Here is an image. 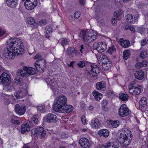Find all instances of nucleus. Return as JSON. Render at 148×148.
Returning a JSON list of instances; mask_svg holds the SVG:
<instances>
[{
	"label": "nucleus",
	"instance_id": "obj_1",
	"mask_svg": "<svg viewBox=\"0 0 148 148\" xmlns=\"http://www.w3.org/2000/svg\"><path fill=\"white\" fill-rule=\"evenodd\" d=\"M7 43V48L4 50L3 56L8 59H13L15 56L22 54L24 51L22 42L17 38L10 39Z\"/></svg>",
	"mask_w": 148,
	"mask_h": 148
},
{
	"label": "nucleus",
	"instance_id": "obj_2",
	"mask_svg": "<svg viewBox=\"0 0 148 148\" xmlns=\"http://www.w3.org/2000/svg\"><path fill=\"white\" fill-rule=\"evenodd\" d=\"M67 99L63 95L58 96L54 102L53 110L56 112L66 113H69L73 109V106L66 104Z\"/></svg>",
	"mask_w": 148,
	"mask_h": 148
},
{
	"label": "nucleus",
	"instance_id": "obj_3",
	"mask_svg": "<svg viewBox=\"0 0 148 148\" xmlns=\"http://www.w3.org/2000/svg\"><path fill=\"white\" fill-rule=\"evenodd\" d=\"M79 37L85 44L88 43L93 41L97 37V33L92 30L89 31L81 30L79 33Z\"/></svg>",
	"mask_w": 148,
	"mask_h": 148
},
{
	"label": "nucleus",
	"instance_id": "obj_4",
	"mask_svg": "<svg viewBox=\"0 0 148 148\" xmlns=\"http://www.w3.org/2000/svg\"><path fill=\"white\" fill-rule=\"evenodd\" d=\"M53 76H50L47 77L46 79V81L47 85H49L51 86L54 95L57 96L58 95L59 92V90L58 89L55 88V87L57 85V83L55 80Z\"/></svg>",
	"mask_w": 148,
	"mask_h": 148
},
{
	"label": "nucleus",
	"instance_id": "obj_5",
	"mask_svg": "<svg viewBox=\"0 0 148 148\" xmlns=\"http://www.w3.org/2000/svg\"><path fill=\"white\" fill-rule=\"evenodd\" d=\"M34 65L38 71L42 72L46 67V63L44 59L41 58L36 61Z\"/></svg>",
	"mask_w": 148,
	"mask_h": 148
},
{
	"label": "nucleus",
	"instance_id": "obj_6",
	"mask_svg": "<svg viewBox=\"0 0 148 148\" xmlns=\"http://www.w3.org/2000/svg\"><path fill=\"white\" fill-rule=\"evenodd\" d=\"M10 81V75L9 74L3 73L0 76V84L8 85Z\"/></svg>",
	"mask_w": 148,
	"mask_h": 148
},
{
	"label": "nucleus",
	"instance_id": "obj_7",
	"mask_svg": "<svg viewBox=\"0 0 148 148\" xmlns=\"http://www.w3.org/2000/svg\"><path fill=\"white\" fill-rule=\"evenodd\" d=\"M93 47L98 52L102 53L106 50L107 45L105 42H100L95 44Z\"/></svg>",
	"mask_w": 148,
	"mask_h": 148
},
{
	"label": "nucleus",
	"instance_id": "obj_8",
	"mask_svg": "<svg viewBox=\"0 0 148 148\" xmlns=\"http://www.w3.org/2000/svg\"><path fill=\"white\" fill-rule=\"evenodd\" d=\"M37 4L36 0H26L24 2V5L26 8L29 10L34 8Z\"/></svg>",
	"mask_w": 148,
	"mask_h": 148
},
{
	"label": "nucleus",
	"instance_id": "obj_9",
	"mask_svg": "<svg viewBox=\"0 0 148 148\" xmlns=\"http://www.w3.org/2000/svg\"><path fill=\"white\" fill-rule=\"evenodd\" d=\"M44 120L47 122L55 123L57 121L58 119L56 115L49 113L45 116Z\"/></svg>",
	"mask_w": 148,
	"mask_h": 148
},
{
	"label": "nucleus",
	"instance_id": "obj_10",
	"mask_svg": "<svg viewBox=\"0 0 148 148\" xmlns=\"http://www.w3.org/2000/svg\"><path fill=\"white\" fill-rule=\"evenodd\" d=\"M31 132L32 134H39L41 138H43L45 136L46 132L44 128L42 127H40L38 128H35L32 130Z\"/></svg>",
	"mask_w": 148,
	"mask_h": 148
},
{
	"label": "nucleus",
	"instance_id": "obj_11",
	"mask_svg": "<svg viewBox=\"0 0 148 148\" xmlns=\"http://www.w3.org/2000/svg\"><path fill=\"white\" fill-rule=\"evenodd\" d=\"M119 113L121 117L127 116L129 114V109L125 104H123L120 107L119 110Z\"/></svg>",
	"mask_w": 148,
	"mask_h": 148
},
{
	"label": "nucleus",
	"instance_id": "obj_12",
	"mask_svg": "<svg viewBox=\"0 0 148 148\" xmlns=\"http://www.w3.org/2000/svg\"><path fill=\"white\" fill-rule=\"evenodd\" d=\"M91 69L90 73H88V75L90 77L92 78L97 75L99 72V70L97 66L95 64L91 65Z\"/></svg>",
	"mask_w": 148,
	"mask_h": 148
},
{
	"label": "nucleus",
	"instance_id": "obj_13",
	"mask_svg": "<svg viewBox=\"0 0 148 148\" xmlns=\"http://www.w3.org/2000/svg\"><path fill=\"white\" fill-rule=\"evenodd\" d=\"M81 147L83 148H90L91 145L88 140L85 138H81L79 141Z\"/></svg>",
	"mask_w": 148,
	"mask_h": 148
},
{
	"label": "nucleus",
	"instance_id": "obj_14",
	"mask_svg": "<svg viewBox=\"0 0 148 148\" xmlns=\"http://www.w3.org/2000/svg\"><path fill=\"white\" fill-rule=\"evenodd\" d=\"M141 87L139 85L136 86L128 89L130 93L132 95H137L139 94L141 92Z\"/></svg>",
	"mask_w": 148,
	"mask_h": 148
},
{
	"label": "nucleus",
	"instance_id": "obj_15",
	"mask_svg": "<svg viewBox=\"0 0 148 148\" xmlns=\"http://www.w3.org/2000/svg\"><path fill=\"white\" fill-rule=\"evenodd\" d=\"M15 112L19 115H23L25 113L26 108L25 106H20L18 104H16L15 106Z\"/></svg>",
	"mask_w": 148,
	"mask_h": 148
},
{
	"label": "nucleus",
	"instance_id": "obj_16",
	"mask_svg": "<svg viewBox=\"0 0 148 148\" xmlns=\"http://www.w3.org/2000/svg\"><path fill=\"white\" fill-rule=\"evenodd\" d=\"M30 122L27 121L26 123L21 125V132L22 134H24L26 132H28L30 130V127L31 126L30 124Z\"/></svg>",
	"mask_w": 148,
	"mask_h": 148
},
{
	"label": "nucleus",
	"instance_id": "obj_17",
	"mask_svg": "<svg viewBox=\"0 0 148 148\" xmlns=\"http://www.w3.org/2000/svg\"><path fill=\"white\" fill-rule=\"evenodd\" d=\"M91 125L92 128L97 129L100 127L101 124L98 119L95 118L92 120Z\"/></svg>",
	"mask_w": 148,
	"mask_h": 148
},
{
	"label": "nucleus",
	"instance_id": "obj_18",
	"mask_svg": "<svg viewBox=\"0 0 148 148\" xmlns=\"http://www.w3.org/2000/svg\"><path fill=\"white\" fill-rule=\"evenodd\" d=\"M96 88L98 90H105L106 88V84L103 81L98 82L96 84Z\"/></svg>",
	"mask_w": 148,
	"mask_h": 148
},
{
	"label": "nucleus",
	"instance_id": "obj_19",
	"mask_svg": "<svg viewBox=\"0 0 148 148\" xmlns=\"http://www.w3.org/2000/svg\"><path fill=\"white\" fill-rule=\"evenodd\" d=\"M134 76L136 79L141 80L144 77V73L142 70L136 71L134 73Z\"/></svg>",
	"mask_w": 148,
	"mask_h": 148
},
{
	"label": "nucleus",
	"instance_id": "obj_20",
	"mask_svg": "<svg viewBox=\"0 0 148 148\" xmlns=\"http://www.w3.org/2000/svg\"><path fill=\"white\" fill-rule=\"evenodd\" d=\"M6 3L9 7L15 8L18 4V0H6Z\"/></svg>",
	"mask_w": 148,
	"mask_h": 148
},
{
	"label": "nucleus",
	"instance_id": "obj_21",
	"mask_svg": "<svg viewBox=\"0 0 148 148\" xmlns=\"http://www.w3.org/2000/svg\"><path fill=\"white\" fill-rule=\"evenodd\" d=\"M125 18L126 21L128 23H134L137 20V18L133 16L131 14H127Z\"/></svg>",
	"mask_w": 148,
	"mask_h": 148
},
{
	"label": "nucleus",
	"instance_id": "obj_22",
	"mask_svg": "<svg viewBox=\"0 0 148 148\" xmlns=\"http://www.w3.org/2000/svg\"><path fill=\"white\" fill-rule=\"evenodd\" d=\"M132 139V137H129V138H127V139L125 140H121V142L119 143L123 146L127 147L130 145Z\"/></svg>",
	"mask_w": 148,
	"mask_h": 148
},
{
	"label": "nucleus",
	"instance_id": "obj_23",
	"mask_svg": "<svg viewBox=\"0 0 148 148\" xmlns=\"http://www.w3.org/2000/svg\"><path fill=\"white\" fill-rule=\"evenodd\" d=\"M98 134L100 136H103L105 137H107L109 135V132L106 129L101 130L99 131Z\"/></svg>",
	"mask_w": 148,
	"mask_h": 148
},
{
	"label": "nucleus",
	"instance_id": "obj_24",
	"mask_svg": "<svg viewBox=\"0 0 148 148\" xmlns=\"http://www.w3.org/2000/svg\"><path fill=\"white\" fill-rule=\"evenodd\" d=\"M120 135H124L126 136H127L130 137H132L131 132L128 129L125 128L122 130Z\"/></svg>",
	"mask_w": 148,
	"mask_h": 148
},
{
	"label": "nucleus",
	"instance_id": "obj_25",
	"mask_svg": "<svg viewBox=\"0 0 148 148\" xmlns=\"http://www.w3.org/2000/svg\"><path fill=\"white\" fill-rule=\"evenodd\" d=\"M26 66L23 67V69L19 70L18 71L20 73V75L22 77H26L28 75Z\"/></svg>",
	"mask_w": 148,
	"mask_h": 148
},
{
	"label": "nucleus",
	"instance_id": "obj_26",
	"mask_svg": "<svg viewBox=\"0 0 148 148\" xmlns=\"http://www.w3.org/2000/svg\"><path fill=\"white\" fill-rule=\"evenodd\" d=\"M123 14V11L121 9H119L118 10L114 12V17L116 18L117 20H119L121 18V15Z\"/></svg>",
	"mask_w": 148,
	"mask_h": 148
},
{
	"label": "nucleus",
	"instance_id": "obj_27",
	"mask_svg": "<svg viewBox=\"0 0 148 148\" xmlns=\"http://www.w3.org/2000/svg\"><path fill=\"white\" fill-rule=\"evenodd\" d=\"M92 94L95 98L97 100H99L102 97V94L96 90H94L92 92Z\"/></svg>",
	"mask_w": 148,
	"mask_h": 148
},
{
	"label": "nucleus",
	"instance_id": "obj_28",
	"mask_svg": "<svg viewBox=\"0 0 148 148\" xmlns=\"http://www.w3.org/2000/svg\"><path fill=\"white\" fill-rule=\"evenodd\" d=\"M147 62L145 60H144L143 62H138L136 64L135 66L136 68L139 69L143 67L146 66Z\"/></svg>",
	"mask_w": 148,
	"mask_h": 148
},
{
	"label": "nucleus",
	"instance_id": "obj_29",
	"mask_svg": "<svg viewBox=\"0 0 148 148\" xmlns=\"http://www.w3.org/2000/svg\"><path fill=\"white\" fill-rule=\"evenodd\" d=\"M26 67L28 75H34L37 73V70H36L34 68L27 66H26Z\"/></svg>",
	"mask_w": 148,
	"mask_h": 148
},
{
	"label": "nucleus",
	"instance_id": "obj_30",
	"mask_svg": "<svg viewBox=\"0 0 148 148\" xmlns=\"http://www.w3.org/2000/svg\"><path fill=\"white\" fill-rule=\"evenodd\" d=\"M27 22L28 25H32L34 26H36V23L34 18L32 17H30L27 18Z\"/></svg>",
	"mask_w": 148,
	"mask_h": 148
},
{
	"label": "nucleus",
	"instance_id": "obj_31",
	"mask_svg": "<svg viewBox=\"0 0 148 148\" xmlns=\"http://www.w3.org/2000/svg\"><path fill=\"white\" fill-rule=\"evenodd\" d=\"M58 42L60 43L62 46L64 47L68 44L69 41L66 38H62L58 40Z\"/></svg>",
	"mask_w": 148,
	"mask_h": 148
},
{
	"label": "nucleus",
	"instance_id": "obj_32",
	"mask_svg": "<svg viewBox=\"0 0 148 148\" xmlns=\"http://www.w3.org/2000/svg\"><path fill=\"white\" fill-rule=\"evenodd\" d=\"M108 124L111 125L114 128H116L119 124V121H118L110 120L109 121Z\"/></svg>",
	"mask_w": 148,
	"mask_h": 148
},
{
	"label": "nucleus",
	"instance_id": "obj_33",
	"mask_svg": "<svg viewBox=\"0 0 148 148\" xmlns=\"http://www.w3.org/2000/svg\"><path fill=\"white\" fill-rule=\"evenodd\" d=\"M119 98L122 101H127L128 99V96L126 94L122 93L119 95Z\"/></svg>",
	"mask_w": 148,
	"mask_h": 148
},
{
	"label": "nucleus",
	"instance_id": "obj_34",
	"mask_svg": "<svg viewBox=\"0 0 148 148\" xmlns=\"http://www.w3.org/2000/svg\"><path fill=\"white\" fill-rule=\"evenodd\" d=\"M120 44L123 47L127 48L130 46V42L127 40H124L120 42Z\"/></svg>",
	"mask_w": 148,
	"mask_h": 148
},
{
	"label": "nucleus",
	"instance_id": "obj_35",
	"mask_svg": "<svg viewBox=\"0 0 148 148\" xmlns=\"http://www.w3.org/2000/svg\"><path fill=\"white\" fill-rule=\"evenodd\" d=\"M129 50L124 51L123 54V57L125 60H127L130 55V53Z\"/></svg>",
	"mask_w": 148,
	"mask_h": 148
},
{
	"label": "nucleus",
	"instance_id": "obj_36",
	"mask_svg": "<svg viewBox=\"0 0 148 148\" xmlns=\"http://www.w3.org/2000/svg\"><path fill=\"white\" fill-rule=\"evenodd\" d=\"M28 121L30 122V124L32 127L33 126L34 124L37 125L38 124L39 122L38 119L35 116L33 117L32 118L31 121Z\"/></svg>",
	"mask_w": 148,
	"mask_h": 148
},
{
	"label": "nucleus",
	"instance_id": "obj_37",
	"mask_svg": "<svg viewBox=\"0 0 148 148\" xmlns=\"http://www.w3.org/2000/svg\"><path fill=\"white\" fill-rule=\"evenodd\" d=\"M112 64L110 62H108L107 63L103 64L102 66V69L105 71L108 70L110 68Z\"/></svg>",
	"mask_w": 148,
	"mask_h": 148
},
{
	"label": "nucleus",
	"instance_id": "obj_38",
	"mask_svg": "<svg viewBox=\"0 0 148 148\" xmlns=\"http://www.w3.org/2000/svg\"><path fill=\"white\" fill-rule=\"evenodd\" d=\"M100 60H102V62L103 64L107 63L108 62H110L108 61L106 56L103 54L100 55Z\"/></svg>",
	"mask_w": 148,
	"mask_h": 148
},
{
	"label": "nucleus",
	"instance_id": "obj_39",
	"mask_svg": "<svg viewBox=\"0 0 148 148\" xmlns=\"http://www.w3.org/2000/svg\"><path fill=\"white\" fill-rule=\"evenodd\" d=\"M68 53L69 55L73 56V55L74 54L75 51V49L73 47L69 48L67 49Z\"/></svg>",
	"mask_w": 148,
	"mask_h": 148
},
{
	"label": "nucleus",
	"instance_id": "obj_40",
	"mask_svg": "<svg viewBox=\"0 0 148 148\" xmlns=\"http://www.w3.org/2000/svg\"><path fill=\"white\" fill-rule=\"evenodd\" d=\"M146 103V99L145 97H142L139 101V104L141 106L145 105Z\"/></svg>",
	"mask_w": 148,
	"mask_h": 148
},
{
	"label": "nucleus",
	"instance_id": "obj_41",
	"mask_svg": "<svg viewBox=\"0 0 148 148\" xmlns=\"http://www.w3.org/2000/svg\"><path fill=\"white\" fill-rule=\"evenodd\" d=\"M38 110L41 112H43L45 111V106L44 105H39L37 107Z\"/></svg>",
	"mask_w": 148,
	"mask_h": 148
},
{
	"label": "nucleus",
	"instance_id": "obj_42",
	"mask_svg": "<svg viewBox=\"0 0 148 148\" xmlns=\"http://www.w3.org/2000/svg\"><path fill=\"white\" fill-rule=\"evenodd\" d=\"M127 138H129V137L125 135H119V142H121V140H122V139H123V140H125Z\"/></svg>",
	"mask_w": 148,
	"mask_h": 148
},
{
	"label": "nucleus",
	"instance_id": "obj_43",
	"mask_svg": "<svg viewBox=\"0 0 148 148\" xmlns=\"http://www.w3.org/2000/svg\"><path fill=\"white\" fill-rule=\"evenodd\" d=\"M147 56V52L145 51H143L140 53V56L142 58H145Z\"/></svg>",
	"mask_w": 148,
	"mask_h": 148
},
{
	"label": "nucleus",
	"instance_id": "obj_44",
	"mask_svg": "<svg viewBox=\"0 0 148 148\" xmlns=\"http://www.w3.org/2000/svg\"><path fill=\"white\" fill-rule=\"evenodd\" d=\"M77 66L80 68H83L85 66V63L83 61H80L77 64Z\"/></svg>",
	"mask_w": 148,
	"mask_h": 148
},
{
	"label": "nucleus",
	"instance_id": "obj_45",
	"mask_svg": "<svg viewBox=\"0 0 148 148\" xmlns=\"http://www.w3.org/2000/svg\"><path fill=\"white\" fill-rule=\"evenodd\" d=\"M116 49L114 46H112V47H109L108 50V52L110 54H112V53L115 52Z\"/></svg>",
	"mask_w": 148,
	"mask_h": 148
},
{
	"label": "nucleus",
	"instance_id": "obj_46",
	"mask_svg": "<svg viewBox=\"0 0 148 148\" xmlns=\"http://www.w3.org/2000/svg\"><path fill=\"white\" fill-rule=\"evenodd\" d=\"M52 32V29L51 27H47L45 28V32L47 34H49Z\"/></svg>",
	"mask_w": 148,
	"mask_h": 148
},
{
	"label": "nucleus",
	"instance_id": "obj_47",
	"mask_svg": "<svg viewBox=\"0 0 148 148\" xmlns=\"http://www.w3.org/2000/svg\"><path fill=\"white\" fill-rule=\"evenodd\" d=\"M112 145L111 143L110 142H108L106 144V146L103 145V146L98 147V148H108L109 147H110Z\"/></svg>",
	"mask_w": 148,
	"mask_h": 148
},
{
	"label": "nucleus",
	"instance_id": "obj_48",
	"mask_svg": "<svg viewBox=\"0 0 148 148\" xmlns=\"http://www.w3.org/2000/svg\"><path fill=\"white\" fill-rule=\"evenodd\" d=\"M112 148H119V145L118 142L116 141L114 142L112 145Z\"/></svg>",
	"mask_w": 148,
	"mask_h": 148
},
{
	"label": "nucleus",
	"instance_id": "obj_49",
	"mask_svg": "<svg viewBox=\"0 0 148 148\" xmlns=\"http://www.w3.org/2000/svg\"><path fill=\"white\" fill-rule=\"evenodd\" d=\"M86 49L85 47L83 45H81L80 47L79 51L82 53H83L85 51Z\"/></svg>",
	"mask_w": 148,
	"mask_h": 148
},
{
	"label": "nucleus",
	"instance_id": "obj_50",
	"mask_svg": "<svg viewBox=\"0 0 148 148\" xmlns=\"http://www.w3.org/2000/svg\"><path fill=\"white\" fill-rule=\"evenodd\" d=\"M136 82L135 81H132L130 84L129 85L128 87V88H133L134 87H135L136 86H134Z\"/></svg>",
	"mask_w": 148,
	"mask_h": 148
},
{
	"label": "nucleus",
	"instance_id": "obj_51",
	"mask_svg": "<svg viewBox=\"0 0 148 148\" xmlns=\"http://www.w3.org/2000/svg\"><path fill=\"white\" fill-rule=\"evenodd\" d=\"M81 121L82 124L85 125L86 124V120L85 116L83 115L81 117Z\"/></svg>",
	"mask_w": 148,
	"mask_h": 148
},
{
	"label": "nucleus",
	"instance_id": "obj_52",
	"mask_svg": "<svg viewBox=\"0 0 148 148\" xmlns=\"http://www.w3.org/2000/svg\"><path fill=\"white\" fill-rule=\"evenodd\" d=\"M80 16V12L78 11L76 12L74 14V16L75 18L77 19Z\"/></svg>",
	"mask_w": 148,
	"mask_h": 148
},
{
	"label": "nucleus",
	"instance_id": "obj_53",
	"mask_svg": "<svg viewBox=\"0 0 148 148\" xmlns=\"http://www.w3.org/2000/svg\"><path fill=\"white\" fill-rule=\"evenodd\" d=\"M11 121L14 124L18 125L20 124V121L18 120H15L14 119H11Z\"/></svg>",
	"mask_w": 148,
	"mask_h": 148
},
{
	"label": "nucleus",
	"instance_id": "obj_54",
	"mask_svg": "<svg viewBox=\"0 0 148 148\" xmlns=\"http://www.w3.org/2000/svg\"><path fill=\"white\" fill-rule=\"evenodd\" d=\"M116 18H112V23L113 25H116L117 23Z\"/></svg>",
	"mask_w": 148,
	"mask_h": 148
},
{
	"label": "nucleus",
	"instance_id": "obj_55",
	"mask_svg": "<svg viewBox=\"0 0 148 148\" xmlns=\"http://www.w3.org/2000/svg\"><path fill=\"white\" fill-rule=\"evenodd\" d=\"M20 90L17 92L16 94H15V96L17 99H20Z\"/></svg>",
	"mask_w": 148,
	"mask_h": 148
},
{
	"label": "nucleus",
	"instance_id": "obj_56",
	"mask_svg": "<svg viewBox=\"0 0 148 148\" xmlns=\"http://www.w3.org/2000/svg\"><path fill=\"white\" fill-rule=\"evenodd\" d=\"M108 102L107 100H104L102 101V106H106L108 104Z\"/></svg>",
	"mask_w": 148,
	"mask_h": 148
},
{
	"label": "nucleus",
	"instance_id": "obj_57",
	"mask_svg": "<svg viewBox=\"0 0 148 148\" xmlns=\"http://www.w3.org/2000/svg\"><path fill=\"white\" fill-rule=\"evenodd\" d=\"M146 40L145 39H144L141 41V45L142 46H145L146 43Z\"/></svg>",
	"mask_w": 148,
	"mask_h": 148
},
{
	"label": "nucleus",
	"instance_id": "obj_58",
	"mask_svg": "<svg viewBox=\"0 0 148 148\" xmlns=\"http://www.w3.org/2000/svg\"><path fill=\"white\" fill-rule=\"evenodd\" d=\"M42 56L40 54H37L34 57V59H37L38 58H42Z\"/></svg>",
	"mask_w": 148,
	"mask_h": 148
},
{
	"label": "nucleus",
	"instance_id": "obj_59",
	"mask_svg": "<svg viewBox=\"0 0 148 148\" xmlns=\"http://www.w3.org/2000/svg\"><path fill=\"white\" fill-rule=\"evenodd\" d=\"M15 83H16L17 84L19 85H21V80L18 78H17L15 79Z\"/></svg>",
	"mask_w": 148,
	"mask_h": 148
},
{
	"label": "nucleus",
	"instance_id": "obj_60",
	"mask_svg": "<svg viewBox=\"0 0 148 148\" xmlns=\"http://www.w3.org/2000/svg\"><path fill=\"white\" fill-rule=\"evenodd\" d=\"M39 23L40 25H42L43 24H45L46 23V21L45 19H43L40 21Z\"/></svg>",
	"mask_w": 148,
	"mask_h": 148
},
{
	"label": "nucleus",
	"instance_id": "obj_61",
	"mask_svg": "<svg viewBox=\"0 0 148 148\" xmlns=\"http://www.w3.org/2000/svg\"><path fill=\"white\" fill-rule=\"evenodd\" d=\"M20 99L23 98L25 96V94L23 93L21 90H20Z\"/></svg>",
	"mask_w": 148,
	"mask_h": 148
},
{
	"label": "nucleus",
	"instance_id": "obj_62",
	"mask_svg": "<svg viewBox=\"0 0 148 148\" xmlns=\"http://www.w3.org/2000/svg\"><path fill=\"white\" fill-rule=\"evenodd\" d=\"M102 60H100V56L98 60V63H99V65L100 66H102L103 65V63H102Z\"/></svg>",
	"mask_w": 148,
	"mask_h": 148
},
{
	"label": "nucleus",
	"instance_id": "obj_63",
	"mask_svg": "<svg viewBox=\"0 0 148 148\" xmlns=\"http://www.w3.org/2000/svg\"><path fill=\"white\" fill-rule=\"evenodd\" d=\"M5 32L0 29V37L2 36L5 34Z\"/></svg>",
	"mask_w": 148,
	"mask_h": 148
},
{
	"label": "nucleus",
	"instance_id": "obj_64",
	"mask_svg": "<svg viewBox=\"0 0 148 148\" xmlns=\"http://www.w3.org/2000/svg\"><path fill=\"white\" fill-rule=\"evenodd\" d=\"M129 29L132 32H134L135 31V29L133 27L131 26L129 27Z\"/></svg>",
	"mask_w": 148,
	"mask_h": 148
}]
</instances>
